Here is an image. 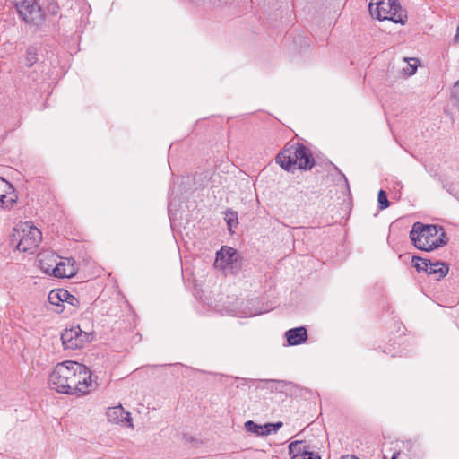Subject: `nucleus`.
I'll list each match as a JSON object with an SVG mask.
<instances>
[{"label":"nucleus","mask_w":459,"mask_h":459,"mask_svg":"<svg viewBox=\"0 0 459 459\" xmlns=\"http://www.w3.org/2000/svg\"><path fill=\"white\" fill-rule=\"evenodd\" d=\"M414 246L423 251H432L447 243V237L441 226L415 222L410 232Z\"/></svg>","instance_id":"obj_1"},{"label":"nucleus","mask_w":459,"mask_h":459,"mask_svg":"<svg viewBox=\"0 0 459 459\" xmlns=\"http://www.w3.org/2000/svg\"><path fill=\"white\" fill-rule=\"evenodd\" d=\"M276 161L286 170L309 169L314 165L309 151L299 144L285 147L277 155Z\"/></svg>","instance_id":"obj_2"},{"label":"nucleus","mask_w":459,"mask_h":459,"mask_svg":"<svg viewBox=\"0 0 459 459\" xmlns=\"http://www.w3.org/2000/svg\"><path fill=\"white\" fill-rule=\"evenodd\" d=\"M372 17L379 21H392L394 23L404 24L407 21L406 12L397 0H373L368 4Z\"/></svg>","instance_id":"obj_3"},{"label":"nucleus","mask_w":459,"mask_h":459,"mask_svg":"<svg viewBox=\"0 0 459 459\" xmlns=\"http://www.w3.org/2000/svg\"><path fill=\"white\" fill-rule=\"evenodd\" d=\"M42 240L40 230L30 222H23L14 229L13 241L16 249L23 253H33Z\"/></svg>","instance_id":"obj_4"},{"label":"nucleus","mask_w":459,"mask_h":459,"mask_svg":"<svg viewBox=\"0 0 459 459\" xmlns=\"http://www.w3.org/2000/svg\"><path fill=\"white\" fill-rule=\"evenodd\" d=\"M62 343L65 349L78 350L90 344L94 339V332H86L79 325L66 328L61 334Z\"/></svg>","instance_id":"obj_5"},{"label":"nucleus","mask_w":459,"mask_h":459,"mask_svg":"<svg viewBox=\"0 0 459 459\" xmlns=\"http://www.w3.org/2000/svg\"><path fill=\"white\" fill-rule=\"evenodd\" d=\"M16 7L22 18L29 23L38 24L44 20V13L36 0H22Z\"/></svg>","instance_id":"obj_6"},{"label":"nucleus","mask_w":459,"mask_h":459,"mask_svg":"<svg viewBox=\"0 0 459 459\" xmlns=\"http://www.w3.org/2000/svg\"><path fill=\"white\" fill-rule=\"evenodd\" d=\"M74 381L65 375H48V383L51 389L57 393L65 394H75L77 387H74Z\"/></svg>","instance_id":"obj_7"},{"label":"nucleus","mask_w":459,"mask_h":459,"mask_svg":"<svg viewBox=\"0 0 459 459\" xmlns=\"http://www.w3.org/2000/svg\"><path fill=\"white\" fill-rule=\"evenodd\" d=\"M289 453L292 459H321L317 452L312 450L306 441H294L289 445Z\"/></svg>","instance_id":"obj_8"},{"label":"nucleus","mask_w":459,"mask_h":459,"mask_svg":"<svg viewBox=\"0 0 459 459\" xmlns=\"http://www.w3.org/2000/svg\"><path fill=\"white\" fill-rule=\"evenodd\" d=\"M76 272L77 267L74 259L58 257L52 275L56 278H71Z\"/></svg>","instance_id":"obj_9"},{"label":"nucleus","mask_w":459,"mask_h":459,"mask_svg":"<svg viewBox=\"0 0 459 459\" xmlns=\"http://www.w3.org/2000/svg\"><path fill=\"white\" fill-rule=\"evenodd\" d=\"M237 251L228 246H223L216 254L214 266L218 269H225L238 261Z\"/></svg>","instance_id":"obj_10"},{"label":"nucleus","mask_w":459,"mask_h":459,"mask_svg":"<svg viewBox=\"0 0 459 459\" xmlns=\"http://www.w3.org/2000/svg\"><path fill=\"white\" fill-rule=\"evenodd\" d=\"M17 201L13 186L4 178H0V209H9Z\"/></svg>","instance_id":"obj_11"},{"label":"nucleus","mask_w":459,"mask_h":459,"mask_svg":"<svg viewBox=\"0 0 459 459\" xmlns=\"http://www.w3.org/2000/svg\"><path fill=\"white\" fill-rule=\"evenodd\" d=\"M106 416L109 422L123 425L126 424L133 428L131 415L124 410L122 405L108 407L106 411Z\"/></svg>","instance_id":"obj_12"},{"label":"nucleus","mask_w":459,"mask_h":459,"mask_svg":"<svg viewBox=\"0 0 459 459\" xmlns=\"http://www.w3.org/2000/svg\"><path fill=\"white\" fill-rule=\"evenodd\" d=\"M38 257L40 269L45 273L52 275L55 269V264L58 260V256L52 252L45 251L40 253Z\"/></svg>","instance_id":"obj_13"},{"label":"nucleus","mask_w":459,"mask_h":459,"mask_svg":"<svg viewBox=\"0 0 459 459\" xmlns=\"http://www.w3.org/2000/svg\"><path fill=\"white\" fill-rule=\"evenodd\" d=\"M288 344L290 346L299 345L305 342L307 339V333L305 327L300 326L290 329L285 333Z\"/></svg>","instance_id":"obj_14"},{"label":"nucleus","mask_w":459,"mask_h":459,"mask_svg":"<svg viewBox=\"0 0 459 459\" xmlns=\"http://www.w3.org/2000/svg\"><path fill=\"white\" fill-rule=\"evenodd\" d=\"M65 295H66V290L64 289L53 290L48 294V301L52 306L56 307L54 310L56 313L63 312L65 308V301L67 297Z\"/></svg>","instance_id":"obj_15"},{"label":"nucleus","mask_w":459,"mask_h":459,"mask_svg":"<svg viewBox=\"0 0 459 459\" xmlns=\"http://www.w3.org/2000/svg\"><path fill=\"white\" fill-rule=\"evenodd\" d=\"M66 371H73L74 373H91L86 366L72 360L58 363L55 368L54 373H65Z\"/></svg>","instance_id":"obj_16"},{"label":"nucleus","mask_w":459,"mask_h":459,"mask_svg":"<svg viewBox=\"0 0 459 459\" xmlns=\"http://www.w3.org/2000/svg\"><path fill=\"white\" fill-rule=\"evenodd\" d=\"M448 271L449 267L446 263L436 262L429 264L426 273L429 275L437 276V279L439 280L444 278L448 273Z\"/></svg>","instance_id":"obj_17"},{"label":"nucleus","mask_w":459,"mask_h":459,"mask_svg":"<svg viewBox=\"0 0 459 459\" xmlns=\"http://www.w3.org/2000/svg\"><path fill=\"white\" fill-rule=\"evenodd\" d=\"M92 375H88V377L84 378L83 381H74V387H77L76 394H85L89 393V387L92 385L91 380Z\"/></svg>","instance_id":"obj_18"},{"label":"nucleus","mask_w":459,"mask_h":459,"mask_svg":"<svg viewBox=\"0 0 459 459\" xmlns=\"http://www.w3.org/2000/svg\"><path fill=\"white\" fill-rule=\"evenodd\" d=\"M268 387L271 389H275L278 392H285L288 393L290 391L292 387L291 383H287L285 381H279V380H269L267 382Z\"/></svg>","instance_id":"obj_19"},{"label":"nucleus","mask_w":459,"mask_h":459,"mask_svg":"<svg viewBox=\"0 0 459 459\" xmlns=\"http://www.w3.org/2000/svg\"><path fill=\"white\" fill-rule=\"evenodd\" d=\"M404 62L406 63V66L403 68L404 74L413 75L420 65V61L417 58H404Z\"/></svg>","instance_id":"obj_20"},{"label":"nucleus","mask_w":459,"mask_h":459,"mask_svg":"<svg viewBox=\"0 0 459 459\" xmlns=\"http://www.w3.org/2000/svg\"><path fill=\"white\" fill-rule=\"evenodd\" d=\"M431 262L427 259H422L417 256L412 257L413 266L416 268L418 272L425 271L427 272L428 267Z\"/></svg>","instance_id":"obj_21"},{"label":"nucleus","mask_w":459,"mask_h":459,"mask_svg":"<svg viewBox=\"0 0 459 459\" xmlns=\"http://www.w3.org/2000/svg\"><path fill=\"white\" fill-rule=\"evenodd\" d=\"M244 426H245L246 431L255 434L256 436H261V433H263L262 432V429H263L262 425H259V424L254 422L253 420L246 421Z\"/></svg>","instance_id":"obj_22"},{"label":"nucleus","mask_w":459,"mask_h":459,"mask_svg":"<svg viewBox=\"0 0 459 459\" xmlns=\"http://www.w3.org/2000/svg\"><path fill=\"white\" fill-rule=\"evenodd\" d=\"M225 220L230 228V230H231V229L233 227H236L238 223V215L235 212H227L225 215Z\"/></svg>","instance_id":"obj_23"},{"label":"nucleus","mask_w":459,"mask_h":459,"mask_svg":"<svg viewBox=\"0 0 459 459\" xmlns=\"http://www.w3.org/2000/svg\"><path fill=\"white\" fill-rule=\"evenodd\" d=\"M37 60H38V58H37V54H36L35 49L29 48L26 53V59H25L26 65L31 66L32 65H34L37 62Z\"/></svg>","instance_id":"obj_24"},{"label":"nucleus","mask_w":459,"mask_h":459,"mask_svg":"<svg viewBox=\"0 0 459 459\" xmlns=\"http://www.w3.org/2000/svg\"><path fill=\"white\" fill-rule=\"evenodd\" d=\"M377 200L381 210L386 209L389 206V201L386 193L384 190L378 192Z\"/></svg>","instance_id":"obj_25"},{"label":"nucleus","mask_w":459,"mask_h":459,"mask_svg":"<svg viewBox=\"0 0 459 459\" xmlns=\"http://www.w3.org/2000/svg\"><path fill=\"white\" fill-rule=\"evenodd\" d=\"M65 296H67L65 298V304H68L74 307H77L79 306V304H80L79 299L76 297H74V295L70 294L67 290H66Z\"/></svg>","instance_id":"obj_26"},{"label":"nucleus","mask_w":459,"mask_h":459,"mask_svg":"<svg viewBox=\"0 0 459 459\" xmlns=\"http://www.w3.org/2000/svg\"><path fill=\"white\" fill-rule=\"evenodd\" d=\"M452 97L459 103V80L453 86Z\"/></svg>","instance_id":"obj_27"},{"label":"nucleus","mask_w":459,"mask_h":459,"mask_svg":"<svg viewBox=\"0 0 459 459\" xmlns=\"http://www.w3.org/2000/svg\"><path fill=\"white\" fill-rule=\"evenodd\" d=\"M270 427H271L270 423L262 425V428H263L262 432L263 433H261V436H267V435L272 434L273 432H272V429Z\"/></svg>","instance_id":"obj_28"},{"label":"nucleus","mask_w":459,"mask_h":459,"mask_svg":"<svg viewBox=\"0 0 459 459\" xmlns=\"http://www.w3.org/2000/svg\"><path fill=\"white\" fill-rule=\"evenodd\" d=\"M270 428L272 429V432L273 433H276L280 428L282 426V422L281 421H278V422H275V423H270Z\"/></svg>","instance_id":"obj_29"},{"label":"nucleus","mask_w":459,"mask_h":459,"mask_svg":"<svg viewBox=\"0 0 459 459\" xmlns=\"http://www.w3.org/2000/svg\"><path fill=\"white\" fill-rule=\"evenodd\" d=\"M341 459H360L356 455H345L341 457Z\"/></svg>","instance_id":"obj_30"},{"label":"nucleus","mask_w":459,"mask_h":459,"mask_svg":"<svg viewBox=\"0 0 459 459\" xmlns=\"http://www.w3.org/2000/svg\"><path fill=\"white\" fill-rule=\"evenodd\" d=\"M455 41L459 42V28L457 29L456 34L455 36Z\"/></svg>","instance_id":"obj_31"},{"label":"nucleus","mask_w":459,"mask_h":459,"mask_svg":"<svg viewBox=\"0 0 459 459\" xmlns=\"http://www.w3.org/2000/svg\"><path fill=\"white\" fill-rule=\"evenodd\" d=\"M392 459H396V455H394L392 456Z\"/></svg>","instance_id":"obj_32"}]
</instances>
